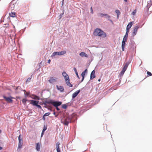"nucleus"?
<instances>
[{
  "label": "nucleus",
  "instance_id": "nucleus-1",
  "mask_svg": "<svg viewBox=\"0 0 152 152\" xmlns=\"http://www.w3.org/2000/svg\"><path fill=\"white\" fill-rule=\"evenodd\" d=\"M94 34L95 36H98L104 38L106 36V34L99 28H96L94 31Z\"/></svg>",
  "mask_w": 152,
  "mask_h": 152
},
{
  "label": "nucleus",
  "instance_id": "nucleus-2",
  "mask_svg": "<svg viewBox=\"0 0 152 152\" xmlns=\"http://www.w3.org/2000/svg\"><path fill=\"white\" fill-rule=\"evenodd\" d=\"M72 118L68 116L64 117L61 120V122L65 125H68V124L71 122Z\"/></svg>",
  "mask_w": 152,
  "mask_h": 152
},
{
  "label": "nucleus",
  "instance_id": "nucleus-3",
  "mask_svg": "<svg viewBox=\"0 0 152 152\" xmlns=\"http://www.w3.org/2000/svg\"><path fill=\"white\" fill-rule=\"evenodd\" d=\"M66 53V51L65 50L61 52H54L53 53L52 56H54L56 55H62L65 54Z\"/></svg>",
  "mask_w": 152,
  "mask_h": 152
},
{
  "label": "nucleus",
  "instance_id": "nucleus-4",
  "mask_svg": "<svg viewBox=\"0 0 152 152\" xmlns=\"http://www.w3.org/2000/svg\"><path fill=\"white\" fill-rule=\"evenodd\" d=\"M62 104L61 102H52V104L55 107H58V106Z\"/></svg>",
  "mask_w": 152,
  "mask_h": 152
},
{
  "label": "nucleus",
  "instance_id": "nucleus-5",
  "mask_svg": "<svg viewBox=\"0 0 152 152\" xmlns=\"http://www.w3.org/2000/svg\"><path fill=\"white\" fill-rule=\"evenodd\" d=\"M139 28V26H135L134 27V29L133 30V36H134L137 33L138 29Z\"/></svg>",
  "mask_w": 152,
  "mask_h": 152
},
{
  "label": "nucleus",
  "instance_id": "nucleus-6",
  "mask_svg": "<svg viewBox=\"0 0 152 152\" xmlns=\"http://www.w3.org/2000/svg\"><path fill=\"white\" fill-rule=\"evenodd\" d=\"M4 98L5 99V100L7 102H12V99L14 98L12 97H7L5 96H3Z\"/></svg>",
  "mask_w": 152,
  "mask_h": 152
},
{
  "label": "nucleus",
  "instance_id": "nucleus-7",
  "mask_svg": "<svg viewBox=\"0 0 152 152\" xmlns=\"http://www.w3.org/2000/svg\"><path fill=\"white\" fill-rule=\"evenodd\" d=\"M57 78L55 77H51L50 78L49 81L50 83H52L56 82Z\"/></svg>",
  "mask_w": 152,
  "mask_h": 152
},
{
  "label": "nucleus",
  "instance_id": "nucleus-8",
  "mask_svg": "<svg viewBox=\"0 0 152 152\" xmlns=\"http://www.w3.org/2000/svg\"><path fill=\"white\" fill-rule=\"evenodd\" d=\"M31 102H30V104H32L34 106H36L37 104H38L39 101H36L34 100H31L30 101Z\"/></svg>",
  "mask_w": 152,
  "mask_h": 152
},
{
  "label": "nucleus",
  "instance_id": "nucleus-9",
  "mask_svg": "<svg viewBox=\"0 0 152 152\" xmlns=\"http://www.w3.org/2000/svg\"><path fill=\"white\" fill-rule=\"evenodd\" d=\"M80 90H77L72 95V98H75L80 93Z\"/></svg>",
  "mask_w": 152,
  "mask_h": 152
},
{
  "label": "nucleus",
  "instance_id": "nucleus-10",
  "mask_svg": "<svg viewBox=\"0 0 152 152\" xmlns=\"http://www.w3.org/2000/svg\"><path fill=\"white\" fill-rule=\"evenodd\" d=\"M56 86L57 89L60 91L61 92H63L64 91V88L63 86L58 85H57Z\"/></svg>",
  "mask_w": 152,
  "mask_h": 152
},
{
  "label": "nucleus",
  "instance_id": "nucleus-11",
  "mask_svg": "<svg viewBox=\"0 0 152 152\" xmlns=\"http://www.w3.org/2000/svg\"><path fill=\"white\" fill-rule=\"evenodd\" d=\"M95 72L93 70L91 72L90 75V79L92 80L95 77Z\"/></svg>",
  "mask_w": 152,
  "mask_h": 152
},
{
  "label": "nucleus",
  "instance_id": "nucleus-12",
  "mask_svg": "<svg viewBox=\"0 0 152 152\" xmlns=\"http://www.w3.org/2000/svg\"><path fill=\"white\" fill-rule=\"evenodd\" d=\"M65 81L67 86H69L70 87H72V85L70 82L69 79Z\"/></svg>",
  "mask_w": 152,
  "mask_h": 152
},
{
  "label": "nucleus",
  "instance_id": "nucleus-13",
  "mask_svg": "<svg viewBox=\"0 0 152 152\" xmlns=\"http://www.w3.org/2000/svg\"><path fill=\"white\" fill-rule=\"evenodd\" d=\"M80 55L81 57H88V55L85 53L83 52H81L80 54Z\"/></svg>",
  "mask_w": 152,
  "mask_h": 152
},
{
  "label": "nucleus",
  "instance_id": "nucleus-14",
  "mask_svg": "<svg viewBox=\"0 0 152 152\" xmlns=\"http://www.w3.org/2000/svg\"><path fill=\"white\" fill-rule=\"evenodd\" d=\"M133 24V22H131L129 23L127 26L126 28L129 29L132 26Z\"/></svg>",
  "mask_w": 152,
  "mask_h": 152
},
{
  "label": "nucleus",
  "instance_id": "nucleus-15",
  "mask_svg": "<svg viewBox=\"0 0 152 152\" xmlns=\"http://www.w3.org/2000/svg\"><path fill=\"white\" fill-rule=\"evenodd\" d=\"M36 148L38 151H39L40 150V145L39 143H37L36 144Z\"/></svg>",
  "mask_w": 152,
  "mask_h": 152
},
{
  "label": "nucleus",
  "instance_id": "nucleus-16",
  "mask_svg": "<svg viewBox=\"0 0 152 152\" xmlns=\"http://www.w3.org/2000/svg\"><path fill=\"white\" fill-rule=\"evenodd\" d=\"M47 129V127L46 126H44L43 129L41 134V137H42L44 134L45 131Z\"/></svg>",
  "mask_w": 152,
  "mask_h": 152
},
{
  "label": "nucleus",
  "instance_id": "nucleus-17",
  "mask_svg": "<svg viewBox=\"0 0 152 152\" xmlns=\"http://www.w3.org/2000/svg\"><path fill=\"white\" fill-rule=\"evenodd\" d=\"M53 102V101L51 100H47L45 101V103H44L45 105H46L45 104H52V102Z\"/></svg>",
  "mask_w": 152,
  "mask_h": 152
},
{
  "label": "nucleus",
  "instance_id": "nucleus-18",
  "mask_svg": "<svg viewBox=\"0 0 152 152\" xmlns=\"http://www.w3.org/2000/svg\"><path fill=\"white\" fill-rule=\"evenodd\" d=\"M22 145V141H19L18 146V148H21Z\"/></svg>",
  "mask_w": 152,
  "mask_h": 152
},
{
  "label": "nucleus",
  "instance_id": "nucleus-19",
  "mask_svg": "<svg viewBox=\"0 0 152 152\" xmlns=\"http://www.w3.org/2000/svg\"><path fill=\"white\" fill-rule=\"evenodd\" d=\"M32 96H33V97H32V99H35L39 100V98L38 96L35 95H33Z\"/></svg>",
  "mask_w": 152,
  "mask_h": 152
},
{
  "label": "nucleus",
  "instance_id": "nucleus-20",
  "mask_svg": "<svg viewBox=\"0 0 152 152\" xmlns=\"http://www.w3.org/2000/svg\"><path fill=\"white\" fill-rule=\"evenodd\" d=\"M128 65L127 64H126L124 66L123 68L122 69L125 72L127 68L128 67Z\"/></svg>",
  "mask_w": 152,
  "mask_h": 152
},
{
  "label": "nucleus",
  "instance_id": "nucleus-21",
  "mask_svg": "<svg viewBox=\"0 0 152 152\" xmlns=\"http://www.w3.org/2000/svg\"><path fill=\"white\" fill-rule=\"evenodd\" d=\"M125 42L122 41V47L123 51L124 50V48L125 44Z\"/></svg>",
  "mask_w": 152,
  "mask_h": 152
},
{
  "label": "nucleus",
  "instance_id": "nucleus-22",
  "mask_svg": "<svg viewBox=\"0 0 152 152\" xmlns=\"http://www.w3.org/2000/svg\"><path fill=\"white\" fill-rule=\"evenodd\" d=\"M115 12L117 14V17L118 18L119 15H120L121 12L119 11V10H116L115 11Z\"/></svg>",
  "mask_w": 152,
  "mask_h": 152
},
{
  "label": "nucleus",
  "instance_id": "nucleus-23",
  "mask_svg": "<svg viewBox=\"0 0 152 152\" xmlns=\"http://www.w3.org/2000/svg\"><path fill=\"white\" fill-rule=\"evenodd\" d=\"M27 101V100L26 99H23L22 100V102L24 105H26Z\"/></svg>",
  "mask_w": 152,
  "mask_h": 152
},
{
  "label": "nucleus",
  "instance_id": "nucleus-24",
  "mask_svg": "<svg viewBox=\"0 0 152 152\" xmlns=\"http://www.w3.org/2000/svg\"><path fill=\"white\" fill-rule=\"evenodd\" d=\"M10 17H14L15 16V13L12 12L10 14Z\"/></svg>",
  "mask_w": 152,
  "mask_h": 152
},
{
  "label": "nucleus",
  "instance_id": "nucleus-25",
  "mask_svg": "<svg viewBox=\"0 0 152 152\" xmlns=\"http://www.w3.org/2000/svg\"><path fill=\"white\" fill-rule=\"evenodd\" d=\"M64 78L65 80V81H66L67 80H68L69 79V76H68V75L65 76H64Z\"/></svg>",
  "mask_w": 152,
  "mask_h": 152
},
{
  "label": "nucleus",
  "instance_id": "nucleus-26",
  "mask_svg": "<svg viewBox=\"0 0 152 152\" xmlns=\"http://www.w3.org/2000/svg\"><path fill=\"white\" fill-rule=\"evenodd\" d=\"M62 75L64 77L68 75L65 71L63 72L62 73Z\"/></svg>",
  "mask_w": 152,
  "mask_h": 152
},
{
  "label": "nucleus",
  "instance_id": "nucleus-27",
  "mask_svg": "<svg viewBox=\"0 0 152 152\" xmlns=\"http://www.w3.org/2000/svg\"><path fill=\"white\" fill-rule=\"evenodd\" d=\"M147 74H148V76H151L152 75V74L149 71H147Z\"/></svg>",
  "mask_w": 152,
  "mask_h": 152
},
{
  "label": "nucleus",
  "instance_id": "nucleus-28",
  "mask_svg": "<svg viewBox=\"0 0 152 152\" xmlns=\"http://www.w3.org/2000/svg\"><path fill=\"white\" fill-rule=\"evenodd\" d=\"M50 114V113L48 112L47 113H46L45 114H44V116H48Z\"/></svg>",
  "mask_w": 152,
  "mask_h": 152
},
{
  "label": "nucleus",
  "instance_id": "nucleus-29",
  "mask_svg": "<svg viewBox=\"0 0 152 152\" xmlns=\"http://www.w3.org/2000/svg\"><path fill=\"white\" fill-rule=\"evenodd\" d=\"M62 107L63 108L65 109L67 108V106L65 104H64L62 105Z\"/></svg>",
  "mask_w": 152,
  "mask_h": 152
},
{
  "label": "nucleus",
  "instance_id": "nucleus-30",
  "mask_svg": "<svg viewBox=\"0 0 152 152\" xmlns=\"http://www.w3.org/2000/svg\"><path fill=\"white\" fill-rule=\"evenodd\" d=\"M129 29H127V28L126 29V35H128V33H129Z\"/></svg>",
  "mask_w": 152,
  "mask_h": 152
},
{
  "label": "nucleus",
  "instance_id": "nucleus-31",
  "mask_svg": "<svg viewBox=\"0 0 152 152\" xmlns=\"http://www.w3.org/2000/svg\"><path fill=\"white\" fill-rule=\"evenodd\" d=\"M105 16H106L107 18H110V16L107 14H105Z\"/></svg>",
  "mask_w": 152,
  "mask_h": 152
},
{
  "label": "nucleus",
  "instance_id": "nucleus-32",
  "mask_svg": "<svg viewBox=\"0 0 152 152\" xmlns=\"http://www.w3.org/2000/svg\"><path fill=\"white\" fill-rule=\"evenodd\" d=\"M127 39V38L124 37L122 41L126 42V41Z\"/></svg>",
  "mask_w": 152,
  "mask_h": 152
},
{
  "label": "nucleus",
  "instance_id": "nucleus-33",
  "mask_svg": "<svg viewBox=\"0 0 152 152\" xmlns=\"http://www.w3.org/2000/svg\"><path fill=\"white\" fill-rule=\"evenodd\" d=\"M136 10H135L134 11L132 12V14L134 15H135L136 13Z\"/></svg>",
  "mask_w": 152,
  "mask_h": 152
},
{
  "label": "nucleus",
  "instance_id": "nucleus-34",
  "mask_svg": "<svg viewBox=\"0 0 152 152\" xmlns=\"http://www.w3.org/2000/svg\"><path fill=\"white\" fill-rule=\"evenodd\" d=\"M81 75H82V80H81V81H83L84 80V76L85 75H82V74H81Z\"/></svg>",
  "mask_w": 152,
  "mask_h": 152
},
{
  "label": "nucleus",
  "instance_id": "nucleus-35",
  "mask_svg": "<svg viewBox=\"0 0 152 152\" xmlns=\"http://www.w3.org/2000/svg\"><path fill=\"white\" fill-rule=\"evenodd\" d=\"M37 106L38 108L40 109H42V107L40 105H38V104H37V105L36 106Z\"/></svg>",
  "mask_w": 152,
  "mask_h": 152
},
{
  "label": "nucleus",
  "instance_id": "nucleus-36",
  "mask_svg": "<svg viewBox=\"0 0 152 152\" xmlns=\"http://www.w3.org/2000/svg\"><path fill=\"white\" fill-rule=\"evenodd\" d=\"M105 14H102V13H100V14H99V15L100 16L102 17H103V16H105Z\"/></svg>",
  "mask_w": 152,
  "mask_h": 152
},
{
  "label": "nucleus",
  "instance_id": "nucleus-37",
  "mask_svg": "<svg viewBox=\"0 0 152 152\" xmlns=\"http://www.w3.org/2000/svg\"><path fill=\"white\" fill-rule=\"evenodd\" d=\"M20 136H21V135H19V136L18 137V140H19V141H22V139H20Z\"/></svg>",
  "mask_w": 152,
  "mask_h": 152
},
{
  "label": "nucleus",
  "instance_id": "nucleus-38",
  "mask_svg": "<svg viewBox=\"0 0 152 152\" xmlns=\"http://www.w3.org/2000/svg\"><path fill=\"white\" fill-rule=\"evenodd\" d=\"M31 79V78H30V77L29 78H28L27 79V80L26 81V82H28H28H30V81Z\"/></svg>",
  "mask_w": 152,
  "mask_h": 152
},
{
  "label": "nucleus",
  "instance_id": "nucleus-39",
  "mask_svg": "<svg viewBox=\"0 0 152 152\" xmlns=\"http://www.w3.org/2000/svg\"><path fill=\"white\" fill-rule=\"evenodd\" d=\"M125 72V71L122 70V71L121 72V75H123L124 74Z\"/></svg>",
  "mask_w": 152,
  "mask_h": 152
},
{
  "label": "nucleus",
  "instance_id": "nucleus-40",
  "mask_svg": "<svg viewBox=\"0 0 152 152\" xmlns=\"http://www.w3.org/2000/svg\"><path fill=\"white\" fill-rule=\"evenodd\" d=\"M56 149H60L59 145H56Z\"/></svg>",
  "mask_w": 152,
  "mask_h": 152
},
{
  "label": "nucleus",
  "instance_id": "nucleus-41",
  "mask_svg": "<svg viewBox=\"0 0 152 152\" xmlns=\"http://www.w3.org/2000/svg\"><path fill=\"white\" fill-rule=\"evenodd\" d=\"M91 12L93 14V9H92V7H91Z\"/></svg>",
  "mask_w": 152,
  "mask_h": 152
},
{
  "label": "nucleus",
  "instance_id": "nucleus-42",
  "mask_svg": "<svg viewBox=\"0 0 152 152\" xmlns=\"http://www.w3.org/2000/svg\"><path fill=\"white\" fill-rule=\"evenodd\" d=\"M74 71H75V73H77V69L75 68H74Z\"/></svg>",
  "mask_w": 152,
  "mask_h": 152
},
{
  "label": "nucleus",
  "instance_id": "nucleus-43",
  "mask_svg": "<svg viewBox=\"0 0 152 152\" xmlns=\"http://www.w3.org/2000/svg\"><path fill=\"white\" fill-rule=\"evenodd\" d=\"M87 72V69H86L84 71H83V72L84 73H85V74Z\"/></svg>",
  "mask_w": 152,
  "mask_h": 152
},
{
  "label": "nucleus",
  "instance_id": "nucleus-44",
  "mask_svg": "<svg viewBox=\"0 0 152 152\" xmlns=\"http://www.w3.org/2000/svg\"><path fill=\"white\" fill-rule=\"evenodd\" d=\"M114 86H113V87L111 88H113V89L114 90H116L117 88H114Z\"/></svg>",
  "mask_w": 152,
  "mask_h": 152
},
{
  "label": "nucleus",
  "instance_id": "nucleus-45",
  "mask_svg": "<svg viewBox=\"0 0 152 152\" xmlns=\"http://www.w3.org/2000/svg\"><path fill=\"white\" fill-rule=\"evenodd\" d=\"M128 37V35H126V34L124 37H126L127 38Z\"/></svg>",
  "mask_w": 152,
  "mask_h": 152
},
{
  "label": "nucleus",
  "instance_id": "nucleus-46",
  "mask_svg": "<svg viewBox=\"0 0 152 152\" xmlns=\"http://www.w3.org/2000/svg\"><path fill=\"white\" fill-rule=\"evenodd\" d=\"M42 119H43L44 120H45V116H44V115H43V117Z\"/></svg>",
  "mask_w": 152,
  "mask_h": 152
},
{
  "label": "nucleus",
  "instance_id": "nucleus-47",
  "mask_svg": "<svg viewBox=\"0 0 152 152\" xmlns=\"http://www.w3.org/2000/svg\"><path fill=\"white\" fill-rule=\"evenodd\" d=\"M56 150H57V152H61V151H60V150L59 149H56Z\"/></svg>",
  "mask_w": 152,
  "mask_h": 152
},
{
  "label": "nucleus",
  "instance_id": "nucleus-48",
  "mask_svg": "<svg viewBox=\"0 0 152 152\" xmlns=\"http://www.w3.org/2000/svg\"><path fill=\"white\" fill-rule=\"evenodd\" d=\"M60 145V143L58 142H57V143L56 144V145Z\"/></svg>",
  "mask_w": 152,
  "mask_h": 152
},
{
  "label": "nucleus",
  "instance_id": "nucleus-49",
  "mask_svg": "<svg viewBox=\"0 0 152 152\" xmlns=\"http://www.w3.org/2000/svg\"><path fill=\"white\" fill-rule=\"evenodd\" d=\"M120 81L119 82H118V83L116 85H117V86H118V85H119L120 84Z\"/></svg>",
  "mask_w": 152,
  "mask_h": 152
},
{
  "label": "nucleus",
  "instance_id": "nucleus-50",
  "mask_svg": "<svg viewBox=\"0 0 152 152\" xmlns=\"http://www.w3.org/2000/svg\"><path fill=\"white\" fill-rule=\"evenodd\" d=\"M50 59H49L48 60V63H50Z\"/></svg>",
  "mask_w": 152,
  "mask_h": 152
},
{
  "label": "nucleus",
  "instance_id": "nucleus-51",
  "mask_svg": "<svg viewBox=\"0 0 152 152\" xmlns=\"http://www.w3.org/2000/svg\"><path fill=\"white\" fill-rule=\"evenodd\" d=\"M76 75L77 76V77H79V76H78V74L77 72V73H76Z\"/></svg>",
  "mask_w": 152,
  "mask_h": 152
},
{
  "label": "nucleus",
  "instance_id": "nucleus-52",
  "mask_svg": "<svg viewBox=\"0 0 152 152\" xmlns=\"http://www.w3.org/2000/svg\"><path fill=\"white\" fill-rule=\"evenodd\" d=\"M56 107V109L57 110H59V108H58L57 107Z\"/></svg>",
  "mask_w": 152,
  "mask_h": 152
},
{
  "label": "nucleus",
  "instance_id": "nucleus-53",
  "mask_svg": "<svg viewBox=\"0 0 152 152\" xmlns=\"http://www.w3.org/2000/svg\"><path fill=\"white\" fill-rule=\"evenodd\" d=\"M82 75H85V74L83 72H82Z\"/></svg>",
  "mask_w": 152,
  "mask_h": 152
},
{
  "label": "nucleus",
  "instance_id": "nucleus-54",
  "mask_svg": "<svg viewBox=\"0 0 152 152\" xmlns=\"http://www.w3.org/2000/svg\"><path fill=\"white\" fill-rule=\"evenodd\" d=\"M2 149V148L0 146V150H1Z\"/></svg>",
  "mask_w": 152,
  "mask_h": 152
},
{
  "label": "nucleus",
  "instance_id": "nucleus-55",
  "mask_svg": "<svg viewBox=\"0 0 152 152\" xmlns=\"http://www.w3.org/2000/svg\"><path fill=\"white\" fill-rule=\"evenodd\" d=\"M18 87H17V88H16V90L18 89Z\"/></svg>",
  "mask_w": 152,
  "mask_h": 152
},
{
  "label": "nucleus",
  "instance_id": "nucleus-56",
  "mask_svg": "<svg viewBox=\"0 0 152 152\" xmlns=\"http://www.w3.org/2000/svg\"><path fill=\"white\" fill-rule=\"evenodd\" d=\"M64 0H63L62 1V4H63V3H64Z\"/></svg>",
  "mask_w": 152,
  "mask_h": 152
},
{
  "label": "nucleus",
  "instance_id": "nucleus-57",
  "mask_svg": "<svg viewBox=\"0 0 152 152\" xmlns=\"http://www.w3.org/2000/svg\"><path fill=\"white\" fill-rule=\"evenodd\" d=\"M124 1L125 2H127V0H124Z\"/></svg>",
  "mask_w": 152,
  "mask_h": 152
},
{
  "label": "nucleus",
  "instance_id": "nucleus-58",
  "mask_svg": "<svg viewBox=\"0 0 152 152\" xmlns=\"http://www.w3.org/2000/svg\"><path fill=\"white\" fill-rule=\"evenodd\" d=\"M53 114H54V115H55V114H56V113H55V112H54V113H53Z\"/></svg>",
  "mask_w": 152,
  "mask_h": 152
},
{
  "label": "nucleus",
  "instance_id": "nucleus-59",
  "mask_svg": "<svg viewBox=\"0 0 152 152\" xmlns=\"http://www.w3.org/2000/svg\"><path fill=\"white\" fill-rule=\"evenodd\" d=\"M100 79H99L98 80V81H100Z\"/></svg>",
  "mask_w": 152,
  "mask_h": 152
},
{
  "label": "nucleus",
  "instance_id": "nucleus-60",
  "mask_svg": "<svg viewBox=\"0 0 152 152\" xmlns=\"http://www.w3.org/2000/svg\"><path fill=\"white\" fill-rule=\"evenodd\" d=\"M48 109L49 110H51L49 108H48Z\"/></svg>",
  "mask_w": 152,
  "mask_h": 152
},
{
  "label": "nucleus",
  "instance_id": "nucleus-61",
  "mask_svg": "<svg viewBox=\"0 0 152 152\" xmlns=\"http://www.w3.org/2000/svg\"><path fill=\"white\" fill-rule=\"evenodd\" d=\"M1 130H0V133H1Z\"/></svg>",
  "mask_w": 152,
  "mask_h": 152
}]
</instances>
